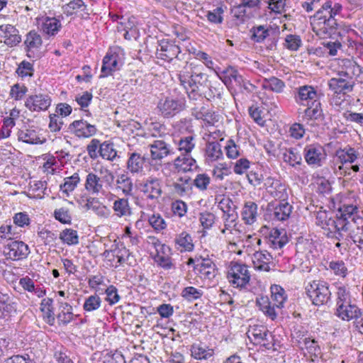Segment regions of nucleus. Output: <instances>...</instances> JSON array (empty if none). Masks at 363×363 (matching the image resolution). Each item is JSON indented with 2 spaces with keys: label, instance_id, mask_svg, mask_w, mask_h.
<instances>
[{
  "label": "nucleus",
  "instance_id": "11",
  "mask_svg": "<svg viewBox=\"0 0 363 363\" xmlns=\"http://www.w3.org/2000/svg\"><path fill=\"white\" fill-rule=\"evenodd\" d=\"M181 49L178 45L172 42L162 40L157 48L156 56L158 59L163 60L167 62H171L174 58L179 60H183L179 55Z\"/></svg>",
  "mask_w": 363,
  "mask_h": 363
},
{
  "label": "nucleus",
  "instance_id": "43",
  "mask_svg": "<svg viewBox=\"0 0 363 363\" xmlns=\"http://www.w3.org/2000/svg\"><path fill=\"white\" fill-rule=\"evenodd\" d=\"M283 160L292 167L301 164L302 157L295 148L286 149L283 152Z\"/></svg>",
  "mask_w": 363,
  "mask_h": 363
},
{
  "label": "nucleus",
  "instance_id": "63",
  "mask_svg": "<svg viewBox=\"0 0 363 363\" xmlns=\"http://www.w3.org/2000/svg\"><path fill=\"white\" fill-rule=\"evenodd\" d=\"M211 182L210 177L205 173L198 174L193 181V184L200 191H206Z\"/></svg>",
  "mask_w": 363,
  "mask_h": 363
},
{
  "label": "nucleus",
  "instance_id": "39",
  "mask_svg": "<svg viewBox=\"0 0 363 363\" xmlns=\"http://www.w3.org/2000/svg\"><path fill=\"white\" fill-rule=\"evenodd\" d=\"M358 155L354 148L349 146L343 149H339L335 152L336 157L342 164L354 162L357 159Z\"/></svg>",
  "mask_w": 363,
  "mask_h": 363
},
{
  "label": "nucleus",
  "instance_id": "21",
  "mask_svg": "<svg viewBox=\"0 0 363 363\" xmlns=\"http://www.w3.org/2000/svg\"><path fill=\"white\" fill-rule=\"evenodd\" d=\"M0 35L4 38V43L9 47L16 46L21 41L18 30L9 24L0 26Z\"/></svg>",
  "mask_w": 363,
  "mask_h": 363
},
{
  "label": "nucleus",
  "instance_id": "9",
  "mask_svg": "<svg viewBox=\"0 0 363 363\" xmlns=\"http://www.w3.org/2000/svg\"><path fill=\"white\" fill-rule=\"evenodd\" d=\"M303 156L309 166L319 167L325 160L326 154L320 145L311 144L304 147Z\"/></svg>",
  "mask_w": 363,
  "mask_h": 363
},
{
  "label": "nucleus",
  "instance_id": "16",
  "mask_svg": "<svg viewBox=\"0 0 363 363\" xmlns=\"http://www.w3.org/2000/svg\"><path fill=\"white\" fill-rule=\"evenodd\" d=\"M264 186L267 192L275 199L281 201H286L288 199L286 186L279 180L267 177L264 182Z\"/></svg>",
  "mask_w": 363,
  "mask_h": 363
},
{
  "label": "nucleus",
  "instance_id": "59",
  "mask_svg": "<svg viewBox=\"0 0 363 363\" xmlns=\"http://www.w3.org/2000/svg\"><path fill=\"white\" fill-rule=\"evenodd\" d=\"M302 41L299 35L289 34L285 38L284 45L288 50L296 51L301 46Z\"/></svg>",
  "mask_w": 363,
  "mask_h": 363
},
{
  "label": "nucleus",
  "instance_id": "45",
  "mask_svg": "<svg viewBox=\"0 0 363 363\" xmlns=\"http://www.w3.org/2000/svg\"><path fill=\"white\" fill-rule=\"evenodd\" d=\"M262 86L265 89H269L276 93H281L285 87V83L275 77H272L269 79H264Z\"/></svg>",
  "mask_w": 363,
  "mask_h": 363
},
{
  "label": "nucleus",
  "instance_id": "10",
  "mask_svg": "<svg viewBox=\"0 0 363 363\" xmlns=\"http://www.w3.org/2000/svg\"><path fill=\"white\" fill-rule=\"evenodd\" d=\"M141 191L147 199L157 201L163 194L162 180L155 177H148L141 184Z\"/></svg>",
  "mask_w": 363,
  "mask_h": 363
},
{
  "label": "nucleus",
  "instance_id": "54",
  "mask_svg": "<svg viewBox=\"0 0 363 363\" xmlns=\"http://www.w3.org/2000/svg\"><path fill=\"white\" fill-rule=\"evenodd\" d=\"M257 303L259 306L260 310L272 320L276 319L277 313L275 311L276 306L274 303L269 302L268 299L261 298L260 301H257Z\"/></svg>",
  "mask_w": 363,
  "mask_h": 363
},
{
  "label": "nucleus",
  "instance_id": "14",
  "mask_svg": "<svg viewBox=\"0 0 363 363\" xmlns=\"http://www.w3.org/2000/svg\"><path fill=\"white\" fill-rule=\"evenodd\" d=\"M218 208L223 211V220L226 229H230L235 225L238 219V213L235 211V206L229 199H223L218 203Z\"/></svg>",
  "mask_w": 363,
  "mask_h": 363
},
{
  "label": "nucleus",
  "instance_id": "33",
  "mask_svg": "<svg viewBox=\"0 0 363 363\" xmlns=\"http://www.w3.org/2000/svg\"><path fill=\"white\" fill-rule=\"evenodd\" d=\"M18 139L23 143L37 145L43 144L45 142V139H40L39 133L34 129L25 128L19 130L18 132Z\"/></svg>",
  "mask_w": 363,
  "mask_h": 363
},
{
  "label": "nucleus",
  "instance_id": "58",
  "mask_svg": "<svg viewBox=\"0 0 363 363\" xmlns=\"http://www.w3.org/2000/svg\"><path fill=\"white\" fill-rule=\"evenodd\" d=\"M101 300L98 295H91L86 298L83 308L86 312H91L100 308Z\"/></svg>",
  "mask_w": 363,
  "mask_h": 363
},
{
  "label": "nucleus",
  "instance_id": "44",
  "mask_svg": "<svg viewBox=\"0 0 363 363\" xmlns=\"http://www.w3.org/2000/svg\"><path fill=\"white\" fill-rule=\"evenodd\" d=\"M302 345L303 346V350H306L307 351L313 362L315 360V358L318 357L321 353L320 347L318 342L314 339H311L310 337H306Z\"/></svg>",
  "mask_w": 363,
  "mask_h": 363
},
{
  "label": "nucleus",
  "instance_id": "6",
  "mask_svg": "<svg viewBox=\"0 0 363 363\" xmlns=\"http://www.w3.org/2000/svg\"><path fill=\"white\" fill-rule=\"evenodd\" d=\"M184 100L167 96L160 100L157 108L161 115L165 118H172L184 110Z\"/></svg>",
  "mask_w": 363,
  "mask_h": 363
},
{
  "label": "nucleus",
  "instance_id": "51",
  "mask_svg": "<svg viewBox=\"0 0 363 363\" xmlns=\"http://www.w3.org/2000/svg\"><path fill=\"white\" fill-rule=\"evenodd\" d=\"M226 6H218L206 13L207 20L213 24H221L223 22V13Z\"/></svg>",
  "mask_w": 363,
  "mask_h": 363
},
{
  "label": "nucleus",
  "instance_id": "28",
  "mask_svg": "<svg viewBox=\"0 0 363 363\" xmlns=\"http://www.w3.org/2000/svg\"><path fill=\"white\" fill-rule=\"evenodd\" d=\"M292 206L286 201H281L276 206L270 213L271 218L276 221H284L287 220L291 212Z\"/></svg>",
  "mask_w": 363,
  "mask_h": 363
},
{
  "label": "nucleus",
  "instance_id": "41",
  "mask_svg": "<svg viewBox=\"0 0 363 363\" xmlns=\"http://www.w3.org/2000/svg\"><path fill=\"white\" fill-rule=\"evenodd\" d=\"M79 182V175L75 172L72 176L64 179V183L60 184V189L66 196H69V194L75 189Z\"/></svg>",
  "mask_w": 363,
  "mask_h": 363
},
{
  "label": "nucleus",
  "instance_id": "5",
  "mask_svg": "<svg viewBox=\"0 0 363 363\" xmlns=\"http://www.w3.org/2000/svg\"><path fill=\"white\" fill-rule=\"evenodd\" d=\"M227 278L233 287L243 289L250 280V273L247 265L232 262L228 271Z\"/></svg>",
  "mask_w": 363,
  "mask_h": 363
},
{
  "label": "nucleus",
  "instance_id": "36",
  "mask_svg": "<svg viewBox=\"0 0 363 363\" xmlns=\"http://www.w3.org/2000/svg\"><path fill=\"white\" fill-rule=\"evenodd\" d=\"M176 248L181 252H191L194 248L193 240L189 233L183 231L174 238Z\"/></svg>",
  "mask_w": 363,
  "mask_h": 363
},
{
  "label": "nucleus",
  "instance_id": "7",
  "mask_svg": "<svg viewBox=\"0 0 363 363\" xmlns=\"http://www.w3.org/2000/svg\"><path fill=\"white\" fill-rule=\"evenodd\" d=\"M29 253L28 245L21 240H10L4 249L5 257L13 261L23 259L28 257Z\"/></svg>",
  "mask_w": 363,
  "mask_h": 363
},
{
  "label": "nucleus",
  "instance_id": "30",
  "mask_svg": "<svg viewBox=\"0 0 363 363\" xmlns=\"http://www.w3.org/2000/svg\"><path fill=\"white\" fill-rule=\"evenodd\" d=\"M287 242L288 239L284 230L273 229L269 233L267 243L269 247L277 250L282 248Z\"/></svg>",
  "mask_w": 363,
  "mask_h": 363
},
{
  "label": "nucleus",
  "instance_id": "35",
  "mask_svg": "<svg viewBox=\"0 0 363 363\" xmlns=\"http://www.w3.org/2000/svg\"><path fill=\"white\" fill-rule=\"evenodd\" d=\"M65 9L68 15L81 12V18L85 19L88 18L90 15L89 9L82 0L70 1L65 5Z\"/></svg>",
  "mask_w": 363,
  "mask_h": 363
},
{
  "label": "nucleus",
  "instance_id": "4",
  "mask_svg": "<svg viewBox=\"0 0 363 363\" xmlns=\"http://www.w3.org/2000/svg\"><path fill=\"white\" fill-rule=\"evenodd\" d=\"M306 294L311 303L316 306L328 304L332 293L330 284L323 280H312L306 283Z\"/></svg>",
  "mask_w": 363,
  "mask_h": 363
},
{
  "label": "nucleus",
  "instance_id": "12",
  "mask_svg": "<svg viewBox=\"0 0 363 363\" xmlns=\"http://www.w3.org/2000/svg\"><path fill=\"white\" fill-rule=\"evenodd\" d=\"M120 49L116 48L110 50L103 59V65L101 69L100 77H106L119 69L120 57L118 52Z\"/></svg>",
  "mask_w": 363,
  "mask_h": 363
},
{
  "label": "nucleus",
  "instance_id": "46",
  "mask_svg": "<svg viewBox=\"0 0 363 363\" xmlns=\"http://www.w3.org/2000/svg\"><path fill=\"white\" fill-rule=\"evenodd\" d=\"M272 299L277 308L284 307V303L286 299L285 291L280 286L274 285L271 287Z\"/></svg>",
  "mask_w": 363,
  "mask_h": 363
},
{
  "label": "nucleus",
  "instance_id": "13",
  "mask_svg": "<svg viewBox=\"0 0 363 363\" xmlns=\"http://www.w3.org/2000/svg\"><path fill=\"white\" fill-rule=\"evenodd\" d=\"M150 151L151 161L161 162L162 159L173 153L170 144L164 140H154L148 145Z\"/></svg>",
  "mask_w": 363,
  "mask_h": 363
},
{
  "label": "nucleus",
  "instance_id": "1",
  "mask_svg": "<svg viewBox=\"0 0 363 363\" xmlns=\"http://www.w3.org/2000/svg\"><path fill=\"white\" fill-rule=\"evenodd\" d=\"M177 76L190 100L201 97V88L206 86L208 82V75L203 72L201 66L191 63L180 70Z\"/></svg>",
  "mask_w": 363,
  "mask_h": 363
},
{
  "label": "nucleus",
  "instance_id": "52",
  "mask_svg": "<svg viewBox=\"0 0 363 363\" xmlns=\"http://www.w3.org/2000/svg\"><path fill=\"white\" fill-rule=\"evenodd\" d=\"M327 269L333 272L336 276L340 277H345L347 274V268L342 260L330 261Z\"/></svg>",
  "mask_w": 363,
  "mask_h": 363
},
{
  "label": "nucleus",
  "instance_id": "3",
  "mask_svg": "<svg viewBox=\"0 0 363 363\" xmlns=\"http://www.w3.org/2000/svg\"><path fill=\"white\" fill-rule=\"evenodd\" d=\"M101 176L89 172L85 178L84 189L92 195H106L108 189L111 186L114 175L108 169L100 170Z\"/></svg>",
  "mask_w": 363,
  "mask_h": 363
},
{
  "label": "nucleus",
  "instance_id": "60",
  "mask_svg": "<svg viewBox=\"0 0 363 363\" xmlns=\"http://www.w3.org/2000/svg\"><path fill=\"white\" fill-rule=\"evenodd\" d=\"M149 224L155 231H161L166 228L167 224L164 218L159 213H153L148 216Z\"/></svg>",
  "mask_w": 363,
  "mask_h": 363
},
{
  "label": "nucleus",
  "instance_id": "55",
  "mask_svg": "<svg viewBox=\"0 0 363 363\" xmlns=\"http://www.w3.org/2000/svg\"><path fill=\"white\" fill-rule=\"evenodd\" d=\"M251 39L258 43H262L269 35V30L264 26H254L251 30Z\"/></svg>",
  "mask_w": 363,
  "mask_h": 363
},
{
  "label": "nucleus",
  "instance_id": "19",
  "mask_svg": "<svg viewBox=\"0 0 363 363\" xmlns=\"http://www.w3.org/2000/svg\"><path fill=\"white\" fill-rule=\"evenodd\" d=\"M254 268L257 271L269 272L273 264V257L266 250L256 251L252 257Z\"/></svg>",
  "mask_w": 363,
  "mask_h": 363
},
{
  "label": "nucleus",
  "instance_id": "50",
  "mask_svg": "<svg viewBox=\"0 0 363 363\" xmlns=\"http://www.w3.org/2000/svg\"><path fill=\"white\" fill-rule=\"evenodd\" d=\"M99 155L105 160L113 161L114 159L117 157V151L113 147V145L112 143H108L104 142L100 145L99 149Z\"/></svg>",
  "mask_w": 363,
  "mask_h": 363
},
{
  "label": "nucleus",
  "instance_id": "24",
  "mask_svg": "<svg viewBox=\"0 0 363 363\" xmlns=\"http://www.w3.org/2000/svg\"><path fill=\"white\" fill-rule=\"evenodd\" d=\"M360 314V309L351 302L337 306L335 315L342 320L349 321L352 319L357 320Z\"/></svg>",
  "mask_w": 363,
  "mask_h": 363
},
{
  "label": "nucleus",
  "instance_id": "18",
  "mask_svg": "<svg viewBox=\"0 0 363 363\" xmlns=\"http://www.w3.org/2000/svg\"><path fill=\"white\" fill-rule=\"evenodd\" d=\"M51 98L45 94H38L29 96L26 102L25 106L31 111H46L51 105Z\"/></svg>",
  "mask_w": 363,
  "mask_h": 363
},
{
  "label": "nucleus",
  "instance_id": "56",
  "mask_svg": "<svg viewBox=\"0 0 363 363\" xmlns=\"http://www.w3.org/2000/svg\"><path fill=\"white\" fill-rule=\"evenodd\" d=\"M203 294V291L194 286H187L183 289L182 296L188 301H193L200 298Z\"/></svg>",
  "mask_w": 363,
  "mask_h": 363
},
{
  "label": "nucleus",
  "instance_id": "17",
  "mask_svg": "<svg viewBox=\"0 0 363 363\" xmlns=\"http://www.w3.org/2000/svg\"><path fill=\"white\" fill-rule=\"evenodd\" d=\"M69 132L78 138H89L96 133V128L84 119L74 121L68 128Z\"/></svg>",
  "mask_w": 363,
  "mask_h": 363
},
{
  "label": "nucleus",
  "instance_id": "27",
  "mask_svg": "<svg viewBox=\"0 0 363 363\" xmlns=\"http://www.w3.org/2000/svg\"><path fill=\"white\" fill-rule=\"evenodd\" d=\"M145 160V157L138 152H129L126 163L127 169L133 174H141L143 172Z\"/></svg>",
  "mask_w": 363,
  "mask_h": 363
},
{
  "label": "nucleus",
  "instance_id": "29",
  "mask_svg": "<svg viewBox=\"0 0 363 363\" xmlns=\"http://www.w3.org/2000/svg\"><path fill=\"white\" fill-rule=\"evenodd\" d=\"M257 204L254 201H245L241 212L242 219L245 224L252 225L256 222L258 216Z\"/></svg>",
  "mask_w": 363,
  "mask_h": 363
},
{
  "label": "nucleus",
  "instance_id": "2",
  "mask_svg": "<svg viewBox=\"0 0 363 363\" xmlns=\"http://www.w3.org/2000/svg\"><path fill=\"white\" fill-rule=\"evenodd\" d=\"M311 24L313 31L320 38H331L340 34V24L325 9L324 11L319 9L316 11L311 18Z\"/></svg>",
  "mask_w": 363,
  "mask_h": 363
},
{
  "label": "nucleus",
  "instance_id": "48",
  "mask_svg": "<svg viewBox=\"0 0 363 363\" xmlns=\"http://www.w3.org/2000/svg\"><path fill=\"white\" fill-rule=\"evenodd\" d=\"M308 331L301 325H296L291 331V337L293 342L296 344L301 350H303L302 344L304 342V339L307 336Z\"/></svg>",
  "mask_w": 363,
  "mask_h": 363
},
{
  "label": "nucleus",
  "instance_id": "53",
  "mask_svg": "<svg viewBox=\"0 0 363 363\" xmlns=\"http://www.w3.org/2000/svg\"><path fill=\"white\" fill-rule=\"evenodd\" d=\"M60 239L68 245H77L79 242V237L77 230L71 228L63 230L60 234Z\"/></svg>",
  "mask_w": 363,
  "mask_h": 363
},
{
  "label": "nucleus",
  "instance_id": "32",
  "mask_svg": "<svg viewBox=\"0 0 363 363\" xmlns=\"http://www.w3.org/2000/svg\"><path fill=\"white\" fill-rule=\"evenodd\" d=\"M174 166L178 172H187L197 167L196 160L189 155L177 157L174 161Z\"/></svg>",
  "mask_w": 363,
  "mask_h": 363
},
{
  "label": "nucleus",
  "instance_id": "64",
  "mask_svg": "<svg viewBox=\"0 0 363 363\" xmlns=\"http://www.w3.org/2000/svg\"><path fill=\"white\" fill-rule=\"evenodd\" d=\"M55 218L63 224H70L72 217L68 208L62 207L57 208L54 211Z\"/></svg>",
  "mask_w": 363,
  "mask_h": 363
},
{
  "label": "nucleus",
  "instance_id": "57",
  "mask_svg": "<svg viewBox=\"0 0 363 363\" xmlns=\"http://www.w3.org/2000/svg\"><path fill=\"white\" fill-rule=\"evenodd\" d=\"M355 222L348 235L351 240L363 238V218H357Z\"/></svg>",
  "mask_w": 363,
  "mask_h": 363
},
{
  "label": "nucleus",
  "instance_id": "49",
  "mask_svg": "<svg viewBox=\"0 0 363 363\" xmlns=\"http://www.w3.org/2000/svg\"><path fill=\"white\" fill-rule=\"evenodd\" d=\"M357 208L353 205H344L338 210V215L342 218H347L352 223H356L355 220L359 218L357 216Z\"/></svg>",
  "mask_w": 363,
  "mask_h": 363
},
{
  "label": "nucleus",
  "instance_id": "31",
  "mask_svg": "<svg viewBox=\"0 0 363 363\" xmlns=\"http://www.w3.org/2000/svg\"><path fill=\"white\" fill-rule=\"evenodd\" d=\"M114 214L118 218H126L132 215V209L127 198H117L112 206Z\"/></svg>",
  "mask_w": 363,
  "mask_h": 363
},
{
  "label": "nucleus",
  "instance_id": "40",
  "mask_svg": "<svg viewBox=\"0 0 363 363\" xmlns=\"http://www.w3.org/2000/svg\"><path fill=\"white\" fill-rule=\"evenodd\" d=\"M118 188L122 191L125 196H133V179L128 174L119 175L116 180Z\"/></svg>",
  "mask_w": 363,
  "mask_h": 363
},
{
  "label": "nucleus",
  "instance_id": "23",
  "mask_svg": "<svg viewBox=\"0 0 363 363\" xmlns=\"http://www.w3.org/2000/svg\"><path fill=\"white\" fill-rule=\"evenodd\" d=\"M62 28L61 21L55 17H43L40 30L48 38L55 36Z\"/></svg>",
  "mask_w": 363,
  "mask_h": 363
},
{
  "label": "nucleus",
  "instance_id": "22",
  "mask_svg": "<svg viewBox=\"0 0 363 363\" xmlns=\"http://www.w3.org/2000/svg\"><path fill=\"white\" fill-rule=\"evenodd\" d=\"M194 269L204 279H213L217 273L216 264L210 259H202L194 266Z\"/></svg>",
  "mask_w": 363,
  "mask_h": 363
},
{
  "label": "nucleus",
  "instance_id": "34",
  "mask_svg": "<svg viewBox=\"0 0 363 363\" xmlns=\"http://www.w3.org/2000/svg\"><path fill=\"white\" fill-rule=\"evenodd\" d=\"M117 30L118 31L124 30V38L128 40L131 39L132 37H134V34L136 33L135 18L133 16L128 18L122 16L117 26Z\"/></svg>",
  "mask_w": 363,
  "mask_h": 363
},
{
  "label": "nucleus",
  "instance_id": "8",
  "mask_svg": "<svg viewBox=\"0 0 363 363\" xmlns=\"http://www.w3.org/2000/svg\"><path fill=\"white\" fill-rule=\"evenodd\" d=\"M339 69L337 73L356 83L358 78L363 75L362 67L353 60L342 59L339 62Z\"/></svg>",
  "mask_w": 363,
  "mask_h": 363
},
{
  "label": "nucleus",
  "instance_id": "20",
  "mask_svg": "<svg viewBox=\"0 0 363 363\" xmlns=\"http://www.w3.org/2000/svg\"><path fill=\"white\" fill-rule=\"evenodd\" d=\"M318 100H320L319 94L312 86L305 85L300 86L295 95V101L300 105L305 106L306 104L313 103Z\"/></svg>",
  "mask_w": 363,
  "mask_h": 363
},
{
  "label": "nucleus",
  "instance_id": "42",
  "mask_svg": "<svg viewBox=\"0 0 363 363\" xmlns=\"http://www.w3.org/2000/svg\"><path fill=\"white\" fill-rule=\"evenodd\" d=\"M190 350L191 356L196 359H208L213 355V350L201 343L193 344Z\"/></svg>",
  "mask_w": 363,
  "mask_h": 363
},
{
  "label": "nucleus",
  "instance_id": "26",
  "mask_svg": "<svg viewBox=\"0 0 363 363\" xmlns=\"http://www.w3.org/2000/svg\"><path fill=\"white\" fill-rule=\"evenodd\" d=\"M43 43L41 35L35 30L28 32L26 35L24 40L25 51L27 52L28 57H33V50H38Z\"/></svg>",
  "mask_w": 363,
  "mask_h": 363
},
{
  "label": "nucleus",
  "instance_id": "37",
  "mask_svg": "<svg viewBox=\"0 0 363 363\" xmlns=\"http://www.w3.org/2000/svg\"><path fill=\"white\" fill-rule=\"evenodd\" d=\"M307 108L304 110L303 118L306 121L319 120L323 118V112L321 108L320 100L315 101L313 103L306 104Z\"/></svg>",
  "mask_w": 363,
  "mask_h": 363
},
{
  "label": "nucleus",
  "instance_id": "15",
  "mask_svg": "<svg viewBox=\"0 0 363 363\" xmlns=\"http://www.w3.org/2000/svg\"><path fill=\"white\" fill-rule=\"evenodd\" d=\"M328 84L334 94L345 95L353 91L356 83L337 73L335 77L328 81Z\"/></svg>",
  "mask_w": 363,
  "mask_h": 363
},
{
  "label": "nucleus",
  "instance_id": "61",
  "mask_svg": "<svg viewBox=\"0 0 363 363\" xmlns=\"http://www.w3.org/2000/svg\"><path fill=\"white\" fill-rule=\"evenodd\" d=\"M67 350L62 345H57L54 348L53 358L57 363H67L72 360L67 354Z\"/></svg>",
  "mask_w": 363,
  "mask_h": 363
},
{
  "label": "nucleus",
  "instance_id": "47",
  "mask_svg": "<svg viewBox=\"0 0 363 363\" xmlns=\"http://www.w3.org/2000/svg\"><path fill=\"white\" fill-rule=\"evenodd\" d=\"M177 145L180 152H184V155H189L195 147V138L193 135L182 137Z\"/></svg>",
  "mask_w": 363,
  "mask_h": 363
},
{
  "label": "nucleus",
  "instance_id": "62",
  "mask_svg": "<svg viewBox=\"0 0 363 363\" xmlns=\"http://www.w3.org/2000/svg\"><path fill=\"white\" fill-rule=\"evenodd\" d=\"M91 211L99 217L108 218L111 214V210L103 204L98 198L96 199V203L91 206Z\"/></svg>",
  "mask_w": 363,
  "mask_h": 363
},
{
  "label": "nucleus",
  "instance_id": "25",
  "mask_svg": "<svg viewBox=\"0 0 363 363\" xmlns=\"http://www.w3.org/2000/svg\"><path fill=\"white\" fill-rule=\"evenodd\" d=\"M205 161L210 164L223 157L221 145L218 141H208L204 149Z\"/></svg>",
  "mask_w": 363,
  "mask_h": 363
},
{
  "label": "nucleus",
  "instance_id": "38",
  "mask_svg": "<svg viewBox=\"0 0 363 363\" xmlns=\"http://www.w3.org/2000/svg\"><path fill=\"white\" fill-rule=\"evenodd\" d=\"M17 306L18 301L14 297L0 292V311L4 313L12 314L16 313Z\"/></svg>",
  "mask_w": 363,
  "mask_h": 363
}]
</instances>
